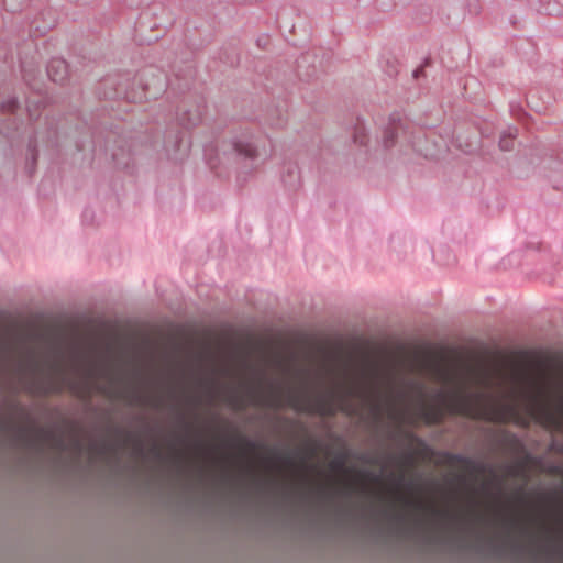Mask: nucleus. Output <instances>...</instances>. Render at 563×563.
Segmentation results:
<instances>
[{
	"mask_svg": "<svg viewBox=\"0 0 563 563\" xmlns=\"http://www.w3.org/2000/svg\"><path fill=\"white\" fill-rule=\"evenodd\" d=\"M16 378L23 388L33 394H45L55 389L46 380L44 371L33 360L18 365Z\"/></svg>",
	"mask_w": 563,
	"mask_h": 563,
	"instance_id": "1",
	"label": "nucleus"
},
{
	"mask_svg": "<svg viewBox=\"0 0 563 563\" xmlns=\"http://www.w3.org/2000/svg\"><path fill=\"white\" fill-rule=\"evenodd\" d=\"M47 74L53 81L64 82L67 77L66 63L63 59H52L47 67Z\"/></svg>",
	"mask_w": 563,
	"mask_h": 563,
	"instance_id": "2",
	"label": "nucleus"
},
{
	"mask_svg": "<svg viewBox=\"0 0 563 563\" xmlns=\"http://www.w3.org/2000/svg\"><path fill=\"white\" fill-rule=\"evenodd\" d=\"M514 135L511 133L509 134H503L499 141V146L504 151H509L512 148V141Z\"/></svg>",
	"mask_w": 563,
	"mask_h": 563,
	"instance_id": "3",
	"label": "nucleus"
}]
</instances>
